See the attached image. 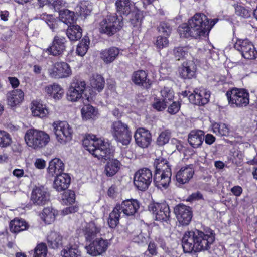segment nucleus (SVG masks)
Wrapping results in <instances>:
<instances>
[{
	"label": "nucleus",
	"mask_w": 257,
	"mask_h": 257,
	"mask_svg": "<svg viewBox=\"0 0 257 257\" xmlns=\"http://www.w3.org/2000/svg\"><path fill=\"white\" fill-rule=\"evenodd\" d=\"M71 179L68 174L62 173L56 175L53 183V187L57 191L60 192L68 188Z\"/></svg>",
	"instance_id": "5701e85b"
},
{
	"label": "nucleus",
	"mask_w": 257,
	"mask_h": 257,
	"mask_svg": "<svg viewBox=\"0 0 257 257\" xmlns=\"http://www.w3.org/2000/svg\"><path fill=\"white\" fill-rule=\"evenodd\" d=\"M180 104L178 102H173L168 109V112L171 114H175L180 110Z\"/></svg>",
	"instance_id": "e2e57ef3"
},
{
	"label": "nucleus",
	"mask_w": 257,
	"mask_h": 257,
	"mask_svg": "<svg viewBox=\"0 0 257 257\" xmlns=\"http://www.w3.org/2000/svg\"><path fill=\"white\" fill-rule=\"evenodd\" d=\"M158 31L164 35L169 36L171 32V28L170 25L165 22H162L158 27Z\"/></svg>",
	"instance_id": "13d9d810"
},
{
	"label": "nucleus",
	"mask_w": 257,
	"mask_h": 257,
	"mask_svg": "<svg viewBox=\"0 0 257 257\" xmlns=\"http://www.w3.org/2000/svg\"><path fill=\"white\" fill-rule=\"evenodd\" d=\"M171 171L166 170L164 172H155L154 176V183L157 188H166L171 181Z\"/></svg>",
	"instance_id": "4be33fe9"
},
{
	"label": "nucleus",
	"mask_w": 257,
	"mask_h": 257,
	"mask_svg": "<svg viewBox=\"0 0 257 257\" xmlns=\"http://www.w3.org/2000/svg\"><path fill=\"white\" fill-rule=\"evenodd\" d=\"M133 81L137 85H141L148 88L151 85V82L147 78V73L145 71L139 70L134 73L132 76Z\"/></svg>",
	"instance_id": "a878e982"
},
{
	"label": "nucleus",
	"mask_w": 257,
	"mask_h": 257,
	"mask_svg": "<svg viewBox=\"0 0 257 257\" xmlns=\"http://www.w3.org/2000/svg\"><path fill=\"white\" fill-rule=\"evenodd\" d=\"M61 255L62 257H78L80 256V251L77 245L70 244L64 247Z\"/></svg>",
	"instance_id": "f704fd0d"
},
{
	"label": "nucleus",
	"mask_w": 257,
	"mask_h": 257,
	"mask_svg": "<svg viewBox=\"0 0 257 257\" xmlns=\"http://www.w3.org/2000/svg\"><path fill=\"white\" fill-rule=\"evenodd\" d=\"M231 192L236 196H240L242 193V189L239 186H235L231 189Z\"/></svg>",
	"instance_id": "338daca9"
},
{
	"label": "nucleus",
	"mask_w": 257,
	"mask_h": 257,
	"mask_svg": "<svg viewBox=\"0 0 257 257\" xmlns=\"http://www.w3.org/2000/svg\"><path fill=\"white\" fill-rule=\"evenodd\" d=\"M116 207L126 216H133L139 208L140 205L136 199H127L123 201L120 205H117Z\"/></svg>",
	"instance_id": "6ab92c4d"
},
{
	"label": "nucleus",
	"mask_w": 257,
	"mask_h": 257,
	"mask_svg": "<svg viewBox=\"0 0 257 257\" xmlns=\"http://www.w3.org/2000/svg\"><path fill=\"white\" fill-rule=\"evenodd\" d=\"M155 45L158 49H163L168 46L169 41L167 37L159 36L156 38Z\"/></svg>",
	"instance_id": "052dcab7"
},
{
	"label": "nucleus",
	"mask_w": 257,
	"mask_h": 257,
	"mask_svg": "<svg viewBox=\"0 0 257 257\" xmlns=\"http://www.w3.org/2000/svg\"><path fill=\"white\" fill-rule=\"evenodd\" d=\"M153 179L152 173L147 168L138 170L134 176V184L139 190L144 191L150 185Z\"/></svg>",
	"instance_id": "1a4fd4ad"
},
{
	"label": "nucleus",
	"mask_w": 257,
	"mask_h": 257,
	"mask_svg": "<svg viewBox=\"0 0 257 257\" xmlns=\"http://www.w3.org/2000/svg\"><path fill=\"white\" fill-rule=\"evenodd\" d=\"M234 47L241 53L245 59L251 60L255 59L257 57V51L254 45L247 39L237 40Z\"/></svg>",
	"instance_id": "f8f14e48"
},
{
	"label": "nucleus",
	"mask_w": 257,
	"mask_h": 257,
	"mask_svg": "<svg viewBox=\"0 0 257 257\" xmlns=\"http://www.w3.org/2000/svg\"><path fill=\"white\" fill-rule=\"evenodd\" d=\"M64 169V164L62 161L58 158H55L50 162L48 170L49 173L53 176L62 174Z\"/></svg>",
	"instance_id": "c85d7f7f"
},
{
	"label": "nucleus",
	"mask_w": 257,
	"mask_h": 257,
	"mask_svg": "<svg viewBox=\"0 0 257 257\" xmlns=\"http://www.w3.org/2000/svg\"><path fill=\"white\" fill-rule=\"evenodd\" d=\"M216 22L215 20L209 22V19L203 14H196L188 21V24H183L178 28V32L181 37L197 38L208 32Z\"/></svg>",
	"instance_id": "f03ea898"
},
{
	"label": "nucleus",
	"mask_w": 257,
	"mask_h": 257,
	"mask_svg": "<svg viewBox=\"0 0 257 257\" xmlns=\"http://www.w3.org/2000/svg\"><path fill=\"white\" fill-rule=\"evenodd\" d=\"M32 113L34 116L43 118L48 113L45 106L39 103H34L31 108Z\"/></svg>",
	"instance_id": "58836bf2"
},
{
	"label": "nucleus",
	"mask_w": 257,
	"mask_h": 257,
	"mask_svg": "<svg viewBox=\"0 0 257 257\" xmlns=\"http://www.w3.org/2000/svg\"><path fill=\"white\" fill-rule=\"evenodd\" d=\"M196 65L192 61L184 62L179 68V74L183 79H191L195 77Z\"/></svg>",
	"instance_id": "aec40b11"
},
{
	"label": "nucleus",
	"mask_w": 257,
	"mask_h": 257,
	"mask_svg": "<svg viewBox=\"0 0 257 257\" xmlns=\"http://www.w3.org/2000/svg\"><path fill=\"white\" fill-rule=\"evenodd\" d=\"M171 137V132L169 130H165L162 131L157 139V144L159 146H164L167 143Z\"/></svg>",
	"instance_id": "de8ad7c7"
},
{
	"label": "nucleus",
	"mask_w": 257,
	"mask_h": 257,
	"mask_svg": "<svg viewBox=\"0 0 257 257\" xmlns=\"http://www.w3.org/2000/svg\"><path fill=\"white\" fill-rule=\"evenodd\" d=\"M30 200L34 205L43 206L49 202L50 193L44 186H36L32 191Z\"/></svg>",
	"instance_id": "ddd939ff"
},
{
	"label": "nucleus",
	"mask_w": 257,
	"mask_h": 257,
	"mask_svg": "<svg viewBox=\"0 0 257 257\" xmlns=\"http://www.w3.org/2000/svg\"><path fill=\"white\" fill-rule=\"evenodd\" d=\"M53 126L56 139L60 143L65 144L72 139L73 130L67 122H56Z\"/></svg>",
	"instance_id": "9d476101"
},
{
	"label": "nucleus",
	"mask_w": 257,
	"mask_h": 257,
	"mask_svg": "<svg viewBox=\"0 0 257 257\" xmlns=\"http://www.w3.org/2000/svg\"><path fill=\"white\" fill-rule=\"evenodd\" d=\"M109 242L107 240H104L102 238H96L95 240L86 247L87 253L92 256H97L105 252Z\"/></svg>",
	"instance_id": "2eb2a0df"
},
{
	"label": "nucleus",
	"mask_w": 257,
	"mask_h": 257,
	"mask_svg": "<svg viewBox=\"0 0 257 257\" xmlns=\"http://www.w3.org/2000/svg\"><path fill=\"white\" fill-rule=\"evenodd\" d=\"M174 54L175 58L177 60H179L188 55L187 48L185 47L176 48L174 49Z\"/></svg>",
	"instance_id": "6e6d98bb"
},
{
	"label": "nucleus",
	"mask_w": 257,
	"mask_h": 257,
	"mask_svg": "<svg viewBox=\"0 0 257 257\" xmlns=\"http://www.w3.org/2000/svg\"><path fill=\"white\" fill-rule=\"evenodd\" d=\"M120 162L114 159H109L105 167V172L107 176H113L119 170Z\"/></svg>",
	"instance_id": "2f4dec72"
},
{
	"label": "nucleus",
	"mask_w": 257,
	"mask_h": 257,
	"mask_svg": "<svg viewBox=\"0 0 257 257\" xmlns=\"http://www.w3.org/2000/svg\"><path fill=\"white\" fill-rule=\"evenodd\" d=\"M24 94L21 89H15L7 93V103L11 107H15L22 102Z\"/></svg>",
	"instance_id": "b1692460"
},
{
	"label": "nucleus",
	"mask_w": 257,
	"mask_h": 257,
	"mask_svg": "<svg viewBox=\"0 0 257 257\" xmlns=\"http://www.w3.org/2000/svg\"><path fill=\"white\" fill-rule=\"evenodd\" d=\"M201 198H202V195L200 192L197 191L189 195L187 200L188 201L191 202L194 200L200 199Z\"/></svg>",
	"instance_id": "69168bd1"
},
{
	"label": "nucleus",
	"mask_w": 257,
	"mask_h": 257,
	"mask_svg": "<svg viewBox=\"0 0 257 257\" xmlns=\"http://www.w3.org/2000/svg\"><path fill=\"white\" fill-rule=\"evenodd\" d=\"M78 210V206H72L64 208L62 211V213L64 215H68L69 213H75Z\"/></svg>",
	"instance_id": "0e129e2a"
},
{
	"label": "nucleus",
	"mask_w": 257,
	"mask_h": 257,
	"mask_svg": "<svg viewBox=\"0 0 257 257\" xmlns=\"http://www.w3.org/2000/svg\"><path fill=\"white\" fill-rule=\"evenodd\" d=\"M120 53V50L115 47L106 49L100 53V57L106 64H109L114 61Z\"/></svg>",
	"instance_id": "bb28decb"
},
{
	"label": "nucleus",
	"mask_w": 257,
	"mask_h": 257,
	"mask_svg": "<svg viewBox=\"0 0 257 257\" xmlns=\"http://www.w3.org/2000/svg\"><path fill=\"white\" fill-rule=\"evenodd\" d=\"M104 84V79L100 75L94 74L92 76L90 79V85L91 87L99 92L101 91L103 89Z\"/></svg>",
	"instance_id": "e433bc0d"
},
{
	"label": "nucleus",
	"mask_w": 257,
	"mask_h": 257,
	"mask_svg": "<svg viewBox=\"0 0 257 257\" xmlns=\"http://www.w3.org/2000/svg\"><path fill=\"white\" fill-rule=\"evenodd\" d=\"M154 165L156 168L155 172H164L166 170L171 171V168L168 165V162L163 157H159L155 159Z\"/></svg>",
	"instance_id": "a19ab883"
},
{
	"label": "nucleus",
	"mask_w": 257,
	"mask_h": 257,
	"mask_svg": "<svg viewBox=\"0 0 257 257\" xmlns=\"http://www.w3.org/2000/svg\"><path fill=\"white\" fill-rule=\"evenodd\" d=\"M214 241L215 233L212 230L203 232L195 229L184 233L182 246L185 253H196L208 250Z\"/></svg>",
	"instance_id": "f257e3e1"
},
{
	"label": "nucleus",
	"mask_w": 257,
	"mask_h": 257,
	"mask_svg": "<svg viewBox=\"0 0 257 257\" xmlns=\"http://www.w3.org/2000/svg\"><path fill=\"white\" fill-rule=\"evenodd\" d=\"M213 129H217L218 133L222 136H227L229 134V128L224 123H215L213 125Z\"/></svg>",
	"instance_id": "bf43d9fd"
},
{
	"label": "nucleus",
	"mask_w": 257,
	"mask_h": 257,
	"mask_svg": "<svg viewBox=\"0 0 257 257\" xmlns=\"http://www.w3.org/2000/svg\"><path fill=\"white\" fill-rule=\"evenodd\" d=\"M171 144L174 146L178 150L180 151L182 150V145L178 140L175 138H172L171 140Z\"/></svg>",
	"instance_id": "774afa93"
},
{
	"label": "nucleus",
	"mask_w": 257,
	"mask_h": 257,
	"mask_svg": "<svg viewBox=\"0 0 257 257\" xmlns=\"http://www.w3.org/2000/svg\"><path fill=\"white\" fill-rule=\"evenodd\" d=\"M39 18L44 20L50 28L53 30L57 28V24L56 21L54 20L52 15H47L45 13H43L40 15Z\"/></svg>",
	"instance_id": "09e8293b"
},
{
	"label": "nucleus",
	"mask_w": 257,
	"mask_h": 257,
	"mask_svg": "<svg viewBox=\"0 0 257 257\" xmlns=\"http://www.w3.org/2000/svg\"><path fill=\"white\" fill-rule=\"evenodd\" d=\"M47 247L45 243H40L35 247L33 257H46Z\"/></svg>",
	"instance_id": "3c124183"
},
{
	"label": "nucleus",
	"mask_w": 257,
	"mask_h": 257,
	"mask_svg": "<svg viewBox=\"0 0 257 257\" xmlns=\"http://www.w3.org/2000/svg\"><path fill=\"white\" fill-rule=\"evenodd\" d=\"M111 133L117 143L125 146L130 144L132 139V132L126 123L121 121H114L111 125Z\"/></svg>",
	"instance_id": "423d86ee"
},
{
	"label": "nucleus",
	"mask_w": 257,
	"mask_h": 257,
	"mask_svg": "<svg viewBox=\"0 0 257 257\" xmlns=\"http://www.w3.org/2000/svg\"><path fill=\"white\" fill-rule=\"evenodd\" d=\"M65 42L64 38L55 36L52 45L46 49V52L55 56L61 55L65 50Z\"/></svg>",
	"instance_id": "412c9836"
},
{
	"label": "nucleus",
	"mask_w": 257,
	"mask_h": 257,
	"mask_svg": "<svg viewBox=\"0 0 257 257\" xmlns=\"http://www.w3.org/2000/svg\"><path fill=\"white\" fill-rule=\"evenodd\" d=\"M228 103L231 107L246 106L249 102V94L244 89L233 88L226 93Z\"/></svg>",
	"instance_id": "0eeeda50"
},
{
	"label": "nucleus",
	"mask_w": 257,
	"mask_h": 257,
	"mask_svg": "<svg viewBox=\"0 0 257 257\" xmlns=\"http://www.w3.org/2000/svg\"><path fill=\"white\" fill-rule=\"evenodd\" d=\"M210 98V94L205 95L204 99H200V93H199V90L195 89L194 92L189 95L188 99L190 102L197 105H204L207 103Z\"/></svg>",
	"instance_id": "473e14b6"
},
{
	"label": "nucleus",
	"mask_w": 257,
	"mask_h": 257,
	"mask_svg": "<svg viewBox=\"0 0 257 257\" xmlns=\"http://www.w3.org/2000/svg\"><path fill=\"white\" fill-rule=\"evenodd\" d=\"M49 135L44 131L35 129L28 130L25 135L27 145L34 149L45 147L50 141Z\"/></svg>",
	"instance_id": "20e7f679"
},
{
	"label": "nucleus",
	"mask_w": 257,
	"mask_h": 257,
	"mask_svg": "<svg viewBox=\"0 0 257 257\" xmlns=\"http://www.w3.org/2000/svg\"><path fill=\"white\" fill-rule=\"evenodd\" d=\"M149 210L151 212L155 220L167 222L170 218V210L166 203H153L149 205Z\"/></svg>",
	"instance_id": "9b49d317"
},
{
	"label": "nucleus",
	"mask_w": 257,
	"mask_h": 257,
	"mask_svg": "<svg viewBox=\"0 0 257 257\" xmlns=\"http://www.w3.org/2000/svg\"><path fill=\"white\" fill-rule=\"evenodd\" d=\"M118 208L115 207L109 214L108 224L111 228H115L119 223L120 212Z\"/></svg>",
	"instance_id": "37998d69"
},
{
	"label": "nucleus",
	"mask_w": 257,
	"mask_h": 257,
	"mask_svg": "<svg viewBox=\"0 0 257 257\" xmlns=\"http://www.w3.org/2000/svg\"><path fill=\"white\" fill-rule=\"evenodd\" d=\"M64 94V91L58 84L54 83L53 87V97L55 100L60 99Z\"/></svg>",
	"instance_id": "4d7b16f0"
},
{
	"label": "nucleus",
	"mask_w": 257,
	"mask_h": 257,
	"mask_svg": "<svg viewBox=\"0 0 257 257\" xmlns=\"http://www.w3.org/2000/svg\"><path fill=\"white\" fill-rule=\"evenodd\" d=\"M12 143L9 134L4 131H0V147H7Z\"/></svg>",
	"instance_id": "8fccbe9b"
},
{
	"label": "nucleus",
	"mask_w": 257,
	"mask_h": 257,
	"mask_svg": "<svg viewBox=\"0 0 257 257\" xmlns=\"http://www.w3.org/2000/svg\"><path fill=\"white\" fill-rule=\"evenodd\" d=\"M67 29V35L72 41H77L82 37V29L78 25H73Z\"/></svg>",
	"instance_id": "c9c22d12"
},
{
	"label": "nucleus",
	"mask_w": 257,
	"mask_h": 257,
	"mask_svg": "<svg viewBox=\"0 0 257 257\" xmlns=\"http://www.w3.org/2000/svg\"><path fill=\"white\" fill-rule=\"evenodd\" d=\"M161 94L163 97V100L164 101L168 104L174 98V93L173 90L168 87L164 88V89L161 91Z\"/></svg>",
	"instance_id": "603ef678"
},
{
	"label": "nucleus",
	"mask_w": 257,
	"mask_h": 257,
	"mask_svg": "<svg viewBox=\"0 0 257 257\" xmlns=\"http://www.w3.org/2000/svg\"><path fill=\"white\" fill-rule=\"evenodd\" d=\"M50 76L54 78H62L69 77L72 72L69 65L66 62H57L49 70Z\"/></svg>",
	"instance_id": "4468645a"
},
{
	"label": "nucleus",
	"mask_w": 257,
	"mask_h": 257,
	"mask_svg": "<svg viewBox=\"0 0 257 257\" xmlns=\"http://www.w3.org/2000/svg\"><path fill=\"white\" fill-rule=\"evenodd\" d=\"M92 10V6L88 1H83L76 7V12L85 18L89 15Z\"/></svg>",
	"instance_id": "79ce46f5"
},
{
	"label": "nucleus",
	"mask_w": 257,
	"mask_h": 257,
	"mask_svg": "<svg viewBox=\"0 0 257 257\" xmlns=\"http://www.w3.org/2000/svg\"><path fill=\"white\" fill-rule=\"evenodd\" d=\"M143 16L141 12H137L131 14L130 21L133 27H140L142 23Z\"/></svg>",
	"instance_id": "864d4df0"
},
{
	"label": "nucleus",
	"mask_w": 257,
	"mask_h": 257,
	"mask_svg": "<svg viewBox=\"0 0 257 257\" xmlns=\"http://www.w3.org/2000/svg\"><path fill=\"white\" fill-rule=\"evenodd\" d=\"M168 104L163 100L161 101L159 99H156L152 104V106L154 109L160 111L163 110Z\"/></svg>",
	"instance_id": "680f3d73"
},
{
	"label": "nucleus",
	"mask_w": 257,
	"mask_h": 257,
	"mask_svg": "<svg viewBox=\"0 0 257 257\" xmlns=\"http://www.w3.org/2000/svg\"><path fill=\"white\" fill-rule=\"evenodd\" d=\"M56 211L51 207H46L43 209L40 214L41 218L47 224H51L55 219Z\"/></svg>",
	"instance_id": "72a5a7b5"
},
{
	"label": "nucleus",
	"mask_w": 257,
	"mask_h": 257,
	"mask_svg": "<svg viewBox=\"0 0 257 257\" xmlns=\"http://www.w3.org/2000/svg\"><path fill=\"white\" fill-rule=\"evenodd\" d=\"M86 89V83L84 81L74 79L67 93V99L70 101H77L80 99L83 100L84 104L90 102L91 97L84 94Z\"/></svg>",
	"instance_id": "39448f33"
},
{
	"label": "nucleus",
	"mask_w": 257,
	"mask_h": 257,
	"mask_svg": "<svg viewBox=\"0 0 257 257\" xmlns=\"http://www.w3.org/2000/svg\"><path fill=\"white\" fill-rule=\"evenodd\" d=\"M89 44V38L86 37H84L77 45L76 51V53L79 56H84L88 50Z\"/></svg>",
	"instance_id": "49530a36"
},
{
	"label": "nucleus",
	"mask_w": 257,
	"mask_h": 257,
	"mask_svg": "<svg viewBox=\"0 0 257 257\" xmlns=\"http://www.w3.org/2000/svg\"><path fill=\"white\" fill-rule=\"evenodd\" d=\"M59 18L64 23L68 25H71L74 21V13L68 9L60 10Z\"/></svg>",
	"instance_id": "4c0bfd02"
},
{
	"label": "nucleus",
	"mask_w": 257,
	"mask_h": 257,
	"mask_svg": "<svg viewBox=\"0 0 257 257\" xmlns=\"http://www.w3.org/2000/svg\"><path fill=\"white\" fill-rule=\"evenodd\" d=\"M204 140V134L201 130L192 131L188 135V141L193 148L200 147Z\"/></svg>",
	"instance_id": "393cba45"
},
{
	"label": "nucleus",
	"mask_w": 257,
	"mask_h": 257,
	"mask_svg": "<svg viewBox=\"0 0 257 257\" xmlns=\"http://www.w3.org/2000/svg\"><path fill=\"white\" fill-rule=\"evenodd\" d=\"M82 142L84 147L99 160H107L112 156L109 143L94 135H86Z\"/></svg>",
	"instance_id": "7ed1b4c3"
},
{
	"label": "nucleus",
	"mask_w": 257,
	"mask_h": 257,
	"mask_svg": "<svg viewBox=\"0 0 257 257\" xmlns=\"http://www.w3.org/2000/svg\"><path fill=\"white\" fill-rule=\"evenodd\" d=\"M62 200L65 204H72L75 201V194L74 191L69 190L63 195Z\"/></svg>",
	"instance_id": "5fc2aeb1"
},
{
	"label": "nucleus",
	"mask_w": 257,
	"mask_h": 257,
	"mask_svg": "<svg viewBox=\"0 0 257 257\" xmlns=\"http://www.w3.org/2000/svg\"><path fill=\"white\" fill-rule=\"evenodd\" d=\"M233 7L235 9V13L237 16L244 18H247L250 17L251 10L249 8H247L238 4H234Z\"/></svg>",
	"instance_id": "a18cd8bd"
},
{
	"label": "nucleus",
	"mask_w": 257,
	"mask_h": 257,
	"mask_svg": "<svg viewBox=\"0 0 257 257\" xmlns=\"http://www.w3.org/2000/svg\"><path fill=\"white\" fill-rule=\"evenodd\" d=\"M123 23L116 14L109 15L100 23V31L109 36H112L122 27Z\"/></svg>",
	"instance_id": "6e6552de"
},
{
	"label": "nucleus",
	"mask_w": 257,
	"mask_h": 257,
	"mask_svg": "<svg viewBox=\"0 0 257 257\" xmlns=\"http://www.w3.org/2000/svg\"><path fill=\"white\" fill-rule=\"evenodd\" d=\"M174 213L179 222L182 225H187L190 222L192 211L190 207L183 204H179L174 208Z\"/></svg>",
	"instance_id": "dca6fc26"
},
{
	"label": "nucleus",
	"mask_w": 257,
	"mask_h": 257,
	"mask_svg": "<svg viewBox=\"0 0 257 257\" xmlns=\"http://www.w3.org/2000/svg\"><path fill=\"white\" fill-rule=\"evenodd\" d=\"M85 104V105L81 109V114L83 119L86 120L93 118L96 115V111L94 108L89 104Z\"/></svg>",
	"instance_id": "c03bdc74"
},
{
	"label": "nucleus",
	"mask_w": 257,
	"mask_h": 257,
	"mask_svg": "<svg viewBox=\"0 0 257 257\" xmlns=\"http://www.w3.org/2000/svg\"><path fill=\"white\" fill-rule=\"evenodd\" d=\"M134 138L138 146L143 148L148 147L152 141L151 133L144 128L137 129L134 134Z\"/></svg>",
	"instance_id": "f3484780"
},
{
	"label": "nucleus",
	"mask_w": 257,
	"mask_h": 257,
	"mask_svg": "<svg viewBox=\"0 0 257 257\" xmlns=\"http://www.w3.org/2000/svg\"><path fill=\"white\" fill-rule=\"evenodd\" d=\"M28 227L27 223L23 219H15L10 223V230L12 232L17 233L26 230Z\"/></svg>",
	"instance_id": "7c9ffc66"
},
{
	"label": "nucleus",
	"mask_w": 257,
	"mask_h": 257,
	"mask_svg": "<svg viewBox=\"0 0 257 257\" xmlns=\"http://www.w3.org/2000/svg\"><path fill=\"white\" fill-rule=\"evenodd\" d=\"M100 228L94 223H89L84 230V235L87 241H93L100 234Z\"/></svg>",
	"instance_id": "cd10ccee"
},
{
	"label": "nucleus",
	"mask_w": 257,
	"mask_h": 257,
	"mask_svg": "<svg viewBox=\"0 0 257 257\" xmlns=\"http://www.w3.org/2000/svg\"><path fill=\"white\" fill-rule=\"evenodd\" d=\"M47 243L49 247L57 248L62 245V236L56 232H51L47 236Z\"/></svg>",
	"instance_id": "c756f323"
},
{
	"label": "nucleus",
	"mask_w": 257,
	"mask_h": 257,
	"mask_svg": "<svg viewBox=\"0 0 257 257\" xmlns=\"http://www.w3.org/2000/svg\"><path fill=\"white\" fill-rule=\"evenodd\" d=\"M194 174V169L192 165L181 167L177 172L176 180L180 185L188 183L193 178Z\"/></svg>",
	"instance_id": "a211bd4d"
},
{
	"label": "nucleus",
	"mask_w": 257,
	"mask_h": 257,
	"mask_svg": "<svg viewBox=\"0 0 257 257\" xmlns=\"http://www.w3.org/2000/svg\"><path fill=\"white\" fill-rule=\"evenodd\" d=\"M115 5L117 11L120 14L127 15L131 12V3L130 0H117Z\"/></svg>",
	"instance_id": "ea45409f"
}]
</instances>
